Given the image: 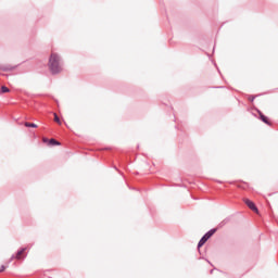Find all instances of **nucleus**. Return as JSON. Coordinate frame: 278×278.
<instances>
[{
  "label": "nucleus",
  "mask_w": 278,
  "mask_h": 278,
  "mask_svg": "<svg viewBox=\"0 0 278 278\" xmlns=\"http://www.w3.org/2000/svg\"><path fill=\"white\" fill-rule=\"evenodd\" d=\"M50 71H62V56L60 54L52 52L49 58Z\"/></svg>",
  "instance_id": "f257e3e1"
},
{
  "label": "nucleus",
  "mask_w": 278,
  "mask_h": 278,
  "mask_svg": "<svg viewBox=\"0 0 278 278\" xmlns=\"http://www.w3.org/2000/svg\"><path fill=\"white\" fill-rule=\"evenodd\" d=\"M216 233V229H211L205 236L201 239L200 243H198V249H201L205 242Z\"/></svg>",
  "instance_id": "f03ea898"
},
{
  "label": "nucleus",
  "mask_w": 278,
  "mask_h": 278,
  "mask_svg": "<svg viewBox=\"0 0 278 278\" xmlns=\"http://www.w3.org/2000/svg\"><path fill=\"white\" fill-rule=\"evenodd\" d=\"M243 203H244L251 211H254L255 213H258V210H257L256 205H255L254 202L251 201L250 199L244 198V199H243Z\"/></svg>",
  "instance_id": "7ed1b4c3"
},
{
  "label": "nucleus",
  "mask_w": 278,
  "mask_h": 278,
  "mask_svg": "<svg viewBox=\"0 0 278 278\" xmlns=\"http://www.w3.org/2000/svg\"><path fill=\"white\" fill-rule=\"evenodd\" d=\"M26 251H27V248H23V249L18 250L17 253H16L15 258L16 260H25Z\"/></svg>",
  "instance_id": "20e7f679"
},
{
  "label": "nucleus",
  "mask_w": 278,
  "mask_h": 278,
  "mask_svg": "<svg viewBox=\"0 0 278 278\" xmlns=\"http://www.w3.org/2000/svg\"><path fill=\"white\" fill-rule=\"evenodd\" d=\"M14 68H16V65H0V71H14Z\"/></svg>",
  "instance_id": "39448f33"
},
{
  "label": "nucleus",
  "mask_w": 278,
  "mask_h": 278,
  "mask_svg": "<svg viewBox=\"0 0 278 278\" xmlns=\"http://www.w3.org/2000/svg\"><path fill=\"white\" fill-rule=\"evenodd\" d=\"M9 92H10V89L7 86H2L0 88V94H4V93H9Z\"/></svg>",
  "instance_id": "423d86ee"
},
{
  "label": "nucleus",
  "mask_w": 278,
  "mask_h": 278,
  "mask_svg": "<svg viewBox=\"0 0 278 278\" xmlns=\"http://www.w3.org/2000/svg\"><path fill=\"white\" fill-rule=\"evenodd\" d=\"M53 117H54L53 121H54L55 124L62 125V122H61V119H60V117L58 116L56 113H53Z\"/></svg>",
  "instance_id": "0eeeda50"
},
{
  "label": "nucleus",
  "mask_w": 278,
  "mask_h": 278,
  "mask_svg": "<svg viewBox=\"0 0 278 278\" xmlns=\"http://www.w3.org/2000/svg\"><path fill=\"white\" fill-rule=\"evenodd\" d=\"M261 119L264 124L269 125L268 117L261 113Z\"/></svg>",
  "instance_id": "6e6552de"
},
{
  "label": "nucleus",
  "mask_w": 278,
  "mask_h": 278,
  "mask_svg": "<svg viewBox=\"0 0 278 278\" xmlns=\"http://www.w3.org/2000/svg\"><path fill=\"white\" fill-rule=\"evenodd\" d=\"M49 146H60V142L55 139H50L49 140Z\"/></svg>",
  "instance_id": "1a4fd4ad"
},
{
  "label": "nucleus",
  "mask_w": 278,
  "mask_h": 278,
  "mask_svg": "<svg viewBox=\"0 0 278 278\" xmlns=\"http://www.w3.org/2000/svg\"><path fill=\"white\" fill-rule=\"evenodd\" d=\"M24 126H26V127H33V128H37V127H38L36 124H34V123H28V122H25V123H24Z\"/></svg>",
  "instance_id": "9d476101"
},
{
  "label": "nucleus",
  "mask_w": 278,
  "mask_h": 278,
  "mask_svg": "<svg viewBox=\"0 0 278 278\" xmlns=\"http://www.w3.org/2000/svg\"><path fill=\"white\" fill-rule=\"evenodd\" d=\"M42 140H43L45 143L49 142V139H47L45 137L42 138Z\"/></svg>",
  "instance_id": "9b49d317"
},
{
  "label": "nucleus",
  "mask_w": 278,
  "mask_h": 278,
  "mask_svg": "<svg viewBox=\"0 0 278 278\" xmlns=\"http://www.w3.org/2000/svg\"><path fill=\"white\" fill-rule=\"evenodd\" d=\"M5 270V266H2L0 269V273H3Z\"/></svg>",
  "instance_id": "f8f14e48"
}]
</instances>
